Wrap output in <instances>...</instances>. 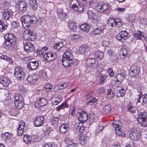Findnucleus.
Instances as JSON below:
<instances>
[{"instance_id":"nucleus-1","label":"nucleus","mask_w":147,"mask_h":147,"mask_svg":"<svg viewBox=\"0 0 147 147\" xmlns=\"http://www.w3.org/2000/svg\"><path fill=\"white\" fill-rule=\"evenodd\" d=\"M23 38L25 39L31 41H34L36 38V33L28 30H25L23 34Z\"/></svg>"},{"instance_id":"nucleus-2","label":"nucleus","mask_w":147,"mask_h":147,"mask_svg":"<svg viewBox=\"0 0 147 147\" xmlns=\"http://www.w3.org/2000/svg\"><path fill=\"white\" fill-rule=\"evenodd\" d=\"M14 104L16 108L20 109L24 104V100L22 96L20 95L16 94L14 96Z\"/></svg>"},{"instance_id":"nucleus-3","label":"nucleus","mask_w":147,"mask_h":147,"mask_svg":"<svg viewBox=\"0 0 147 147\" xmlns=\"http://www.w3.org/2000/svg\"><path fill=\"white\" fill-rule=\"evenodd\" d=\"M14 75L15 77L19 80L23 79L25 76V73L22 68L19 67L15 68Z\"/></svg>"},{"instance_id":"nucleus-4","label":"nucleus","mask_w":147,"mask_h":147,"mask_svg":"<svg viewBox=\"0 0 147 147\" xmlns=\"http://www.w3.org/2000/svg\"><path fill=\"white\" fill-rule=\"evenodd\" d=\"M138 120L143 127H147V113H140Z\"/></svg>"},{"instance_id":"nucleus-5","label":"nucleus","mask_w":147,"mask_h":147,"mask_svg":"<svg viewBox=\"0 0 147 147\" xmlns=\"http://www.w3.org/2000/svg\"><path fill=\"white\" fill-rule=\"evenodd\" d=\"M44 58L47 61L48 63L53 61L57 57L56 54L54 52L50 51L47 52L44 55Z\"/></svg>"},{"instance_id":"nucleus-6","label":"nucleus","mask_w":147,"mask_h":147,"mask_svg":"<svg viewBox=\"0 0 147 147\" xmlns=\"http://www.w3.org/2000/svg\"><path fill=\"white\" fill-rule=\"evenodd\" d=\"M23 27L25 29L28 28L31 24L30 17L29 16L22 17L21 19Z\"/></svg>"},{"instance_id":"nucleus-7","label":"nucleus","mask_w":147,"mask_h":147,"mask_svg":"<svg viewBox=\"0 0 147 147\" xmlns=\"http://www.w3.org/2000/svg\"><path fill=\"white\" fill-rule=\"evenodd\" d=\"M140 71V70L138 67L135 65H132L130 67L129 74L131 76L135 77L139 75Z\"/></svg>"},{"instance_id":"nucleus-8","label":"nucleus","mask_w":147,"mask_h":147,"mask_svg":"<svg viewBox=\"0 0 147 147\" xmlns=\"http://www.w3.org/2000/svg\"><path fill=\"white\" fill-rule=\"evenodd\" d=\"M48 100L46 98L44 97L41 98L35 103L34 106L36 108L39 109L41 107L46 105L48 103Z\"/></svg>"},{"instance_id":"nucleus-9","label":"nucleus","mask_w":147,"mask_h":147,"mask_svg":"<svg viewBox=\"0 0 147 147\" xmlns=\"http://www.w3.org/2000/svg\"><path fill=\"white\" fill-rule=\"evenodd\" d=\"M87 14L88 18L91 20H93L92 22H97L98 16L93 12L92 8H90L87 10Z\"/></svg>"},{"instance_id":"nucleus-10","label":"nucleus","mask_w":147,"mask_h":147,"mask_svg":"<svg viewBox=\"0 0 147 147\" xmlns=\"http://www.w3.org/2000/svg\"><path fill=\"white\" fill-rule=\"evenodd\" d=\"M128 35L127 32L125 31H122L119 34H117L116 39L119 40L123 42L127 38Z\"/></svg>"},{"instance_id":"nucleus-11","label":"nucleus","mask_w":147,"mask_h":147,"mask_svg":"<svg viewBox=\"0 0 147 147\" xmlns=\"http://www.w3.org/2000/svg\"><path fill=\"white\" fill-rule=\"evenodd\" d=\"M129 136L131 140L136 141L139 139L141 135L136 130L134 129L130 131Z\"/></svg>"},{"instance_id":"nucleus-12","label":"nucleus","mask_w":147,"mask_h":147,"mask_svg":"<svg viewBox=\"0 0 147 147\" xmlns=\"http://www.w3.org/2000/svg\"><path fill=\"white\" fill-rule=\"evenodd\" d=\"M107 4L102 3H98L96 6V9L100 12L102 13L107 10L109 8Z\"/></svg>"},{"instance_id":"nucleus-13","label":"nucleus","mask_w":147,"mask_h":147,"mask_svg":"<svg viewBox=\"0 0 147 147\" xmlns=\"http://www.w3.org/2000/svg\"><path fill=\"white\" fill-rule=\"evenodd\" d=\"M5 40H9L12 44H15L16 41V39L14 35L12 33L5 34L4 36Z\"/></svg>"},{"instance_id":"nucleus-14","label":"nucleus","mask_w":147,"mask_h":147,"mask_svg":"<svg viewBox=\"0 0 147 147\" xmlns=\"http://www.w3.org/2000/svg\"><path fill=\"white\" fill-rule=\"evenodd\" d=\"M77 115L79 116V120L82 123H85L88 119V115L85 111H81L80 112H78Z\"/></svg>"},{"instance_id":"nucleus-15","label":"nucleus","mask_w":147,"mask_h":147,"mask_svg":"<svg viewBox=\"0 0 147 147\" xmlns=\"http://www.w3.org/2000/svg\"><path fill=\"white\" fill-rule=\"evenodd\" d=\"M44 118L42 116H38L34 120V124L36 127H39L42 125L43 123Z\"/></svg>"},{"instance_id":"nucleus-16","label":"nucleus","mask_w":147,"mask_h":147,"mask_svg":"<svg viewBox=\"0 0 147 147\" xmlns=\"http://www.w3.org/2000/svg\"><path fill=\"white\" fill-rule=\"evenodd\" d=\"M39 66V63L37 61L30 62L27 65L28 69L30 70H34L37 69Z\"/></svg>"},{"instance_id":"nucleus-17","label":"nucleus","mask_w":147,"mask_h":147,"mask_svg":"<svg viewBox=\"0 0 147 147\" xmlns=\"http://www.w3.org/2000/svg\"><path fill=\"white\" fill-rule=\"evenodd\" d=\"M24 50L27 53H30L33 51L34 50L32 44L29 42L24 43Z\"/></svg>"},{"instance_id":"nucleus-18","label":"nucleus","mask_w":147,"mask_h":147,"mask_svg":"<svg viewBox=\"0 0 147 147\" xmlns=\"http://www.w3.org/2000/svg\"><path fill=\"white\" fill-rule=\"evenodd\" d=\"M12 13V11L10 9L8 8L4 10L3 12V18L5 20H8Z\"/></svg>"},{"instance_id":"nucleus-19","label":"nucleus","mask_w":147,"mask_h":147,"mask_svg":"<svg viewBox=\"0 0 147 147\" xmlns=\"http://www.w3.org/2000/svg\"><path fill=\"white\" fill-rule=\"evenodd\" d=\"M90 45H83L78 47V50L81 54H83L88 51L90 48Z\"/></svg>"},{"instance_id":"nucleus-20","label":"nucleus","mask_w":147,"mask_h":147,"mask_svg":"<svg viewBox=\"0 0 147 147\" xmlns=\"http://www.w3.org/2000/svg\"><path fill=\"white\" fill-rule=\"evenodd\" d=\"M69 129V126L67 123L62 124L59 127V131L62 134L66 133Z\"/></svg>"},{"instance_id":"nucleus-21","label":"nucleus","mask_w":147,"mask_h":147,"mask_svg":"<svg viewBox=\"0 0 147 147\" xmlns=\"http://www.w3.org/2000/svg\"><path fill=\"white\" fill-rule=\"evenodd\" d=\"M62 62L63 65L66 67H69L73 63L72 59H69L64 58H63Z\"/></svg>"},{"instance_id":"nucleus-22","label":"nucleus","mask_w":147,"mask_h":147,"mask_svg":"<svg viewBox=\"0 0 147 147\" xmlns=\"http://www.w3.org/2000/svg\"><path fill=\"white\" fill-rule=\"evenodd\" d=\"M64 45L61 42H59L55 43L53 46V49L54 51L55 50L56 51L55 52L57 51H58L61 49L63 47H64Z\"/></svg>"},{"instance_id":"nucleus-23","label":"nucleus","mask_w":147,"mask_h":147,"mask_svg":"<svg viewBox=\"0 0 147 147\" xmlns=\"http://www.w3.org/2000/svg\"><path fill=\"white\" fill-rule=\"evenodd\" d=\"M26 80L29 83H33L36 82L37 80L36 76L35 74L29 75Z\"/></svg>"},{"instance_id":"nucleus-24","label":"nucleus","mask_w":147,"mask_h":147,"mask_svg":"<svg viewBox=\"0 0 147 147\" xmlns=\"http://www.w3.org/2000/svg\"><path fill=\"white\" fill-rule=\"evenodd\" d=\"M18 6V8L20 11H25L26 9V4L24 1H20Z\"/></svg>"},{"instance_id":"nucleus-25","label":"nucleus","mask_w":147,"mask_h":147,"mask_svg":"<svg viewBox=\"0 0 147 147\" xmlns=\"http://www.w3.org/2000/svg\"><path fill=\"white\" fill-rule=\"evenodd\" d=\"M10 82V80L6 77H2L0 79V83L4 86H8Z\"/></svg>"},{"instance_id":"nucleus-26","label":"nucleus","mask_w":147,"mask_h":147,"mask_svg":"<svg viewBox=\"0 0 147 147\" xmlns=\"http://www.w3.org/2000/svg\"><path fill=\"white\" fill-rule=\"evenodd\" d=\"M115 78L116 79L115 81H116L117 82H119V83H121L124 79L125 77L124 76L123 74H119L115 75Z\"/></svg>"},{"instance_id":"nucleus-27","label":"nucleus","mask_w":147,"mask_h":147,"mask_svg":"<svg viewBox=\"0 0 147 147\" xmlns=\"http://www.w3.org/2000/svg\"><path fill=\"white\" fill-rule=\"evenodd\" d=\"M29 3L31 7L34 10L37 9L38 7V3L36 0H30Z\"/></svg>"},{"instance_id":"nucleus-28","label":"nucleus","mask_w":147,"mask_h":147,"mask_svg":"<svg viewBox=\"0 0 147 147\" xmlns=\"http://www.w3.org/2000/svg\"><path fill=\"white\" fill-rule=\"evenodd\" d=\"M104 53L102 52H101L99 50L96 51L94 54V57L100 60L102 59L104 56Z\"/></svg>"},{"instance_id":"nucleus-29","label":"nucleus","mask_w":147,"mask_h":147,"mask_svg":"<svg viewBox=\"0 0 147 147\" xmlns=\"http://www.w3.org/2000/svg\"><path fill=\"white\" fill-rule=\"evenodd\" d=\"M12 135L9 132H6L2 135L3 139L5 140L6 142H8L10 141Z\"/></svg>"},{"instance_id":"nucleus-30","label":"nucleus","mask_w":147,"mask_h":147,"mask_svg":"<svg viewBox=\"0 0 147 147\" xmlns=\"http://www.w3.org/2000/svg\"><path fill=\"white\" fill-rule=\"evenodd\" d=\"M67 147H77V144L70 139L67 140L66 142Z\"/></svg>"},{"instance_id":"nucleus-31","label":"nucleus","mask_w":147,"mask_h":147,"mask_svg":"<svg viewBox=\"0 0 147 147\" xmlns=\"http://www.w3.org/2000/svg\"><path fill=\"white\" fill-rule=\"evenodd\" d=\"M62 100V97L60 95H58L57 97L53 98L52 100V103L54 105H57Z\"/></svg>"},{"instance_id":"nucleus-32","label":"nucleus","mask_w":147,"mask_h":147,"mask_svg":"<svg viewBox=\"0 0 147 147\" xmlns=\"http://www.w3.org/2000/svg\"><path fill=\"white\" fill-rule=\"evenodd\" d=\"M102 29L100 27H98L95 28L92 32L90 33L92 36H94L96 35L100 34L102 32Z\"/></svg>"},{"instance_id":"nucleus-33","label":"nucleus","mask_w":147,"mask_h":147,"mask_svg":"<svg viewBox=\"0 0 147 147\" xmlns=\"http://www.w3.org/2000/svg\"><path fill=\"white\" fill-rule=\"evenodd\" d=\"M63 58L68 59H72L73 57L72 53L69 51H66L63 56Z\"/></svg>"},{"instance_id":"nucleus-34","label":"nucleus","mask_w":147,"mask_h":147,"mask_svg":"<svg viewBox=\"0 0 147 147\" xmlns=\"http://www.w3.org/2000/svg\"><path fill=\"white\" fill-rule=\"evenodd\" d=\"M80 28L84 31L87 32L90 30V26L89 24H85L81 25L80 26Z\"/></svg>"},{"instance_id":"nucleus-35","label":"nucleus","mask_w":147,"mask_h":147,"mask_svg":"<svg viewBox=\"0 0 147 147\" xmlns=\"http://www.w3.org/2000/svg\"><path fill=\"white\" fill-rule=\"evenodd\" d=\"M117 88H118L117 89V95L120 96H123L124 95L125 93V91L123 88L120 90L119 88L120 87L119 86H117Z\"/></svg>"},{"instance_id":"nucleus-36","label":"nucleus","mask_w":147,"mask_h":147,"mask_svg":"<svg viewBox=\"0 0 147 147\" xmlns=\"http://www.w3.org/2000/svg\"><path fill=\"white\" fill-rule=\"evenodd\" d=\"M14 44H12L10 43L9 40H5V41L3 43L2 46L3 47L6 49H8L11 47L12 45Z\"/></svg>"},{"instance_id":"nucleus-37","label":"nucleus","mask_w":147,"mask_h":147,"mask_svg":"<svg viewBox=\"0 0 147 147\" xmlns=\"http://www.w3.org/2000/svg\"><path fill=\"white\" fill-rule=\"evenodd\" d=\"M32 138L28 135H24V140L27 144H30L31 143Z\"/></svg>"},{"instance_id":"nucleus-38","label":"nucleus","mask_w":147,"mask_h":147,"mask_svg":"<svg viewBox=\"0 0 147 147\" xmlns=\"http://www.w3.org/2000/svg\"><path fill=\"white\" fill-rule=\"evenodd\" d=\"M53 86L49 83H46L44 87L43 88V90L46 92L50 91L52 88Z\"/></svg>"},{"instance_id":"nucleus-39","label":"nucleus","mask_w":147,"mask_h":147,"mask_svg":"<svg viewBox=\"0 0 147 147\" xmlns=\"http://www.w3.org/2000/svg\"><path fill=\"white\" fill-rule=\"evenodd\" d=\"M121 122L119 120H116L113 122V126L115 129L118 128H121Z\"/></svg>"},{"instance_id":"nucleus-40","label":"nucleus","mask_w":147,"mask_h":147,"mask_svg":"<svg viewBox=\"0 0 147 147\" xmlns=\"http://www.w3.org/2000/svg\"><path fill=\"white\" fill-rule=\"evenodd\" d=\"M79 4V3L77 0H72L70 2L71 8L74 10L78 6Z\"/></svg>"},{"instance_id":"nucleus-41","label":"nucleus","mask_w":147,"mask_h":147,"mask_svg":"<svg viewBox=\"0 0 147 147\" xmlns=\"http://www.w3.org/2000/svg\"><path fill=\"white\" fill-rule=\"evenodd\" d=\"M116 21L114 19L110 18L108 20V24L109 26L114 27L116 26Z\"/></svg>"},{"instance_id":"nucleus-42","label":"nucleus","mask_w":147,"mask_h":147,"mask_svg":"<svg viewBox=\"0 0 147 147\" xmlns=\"http://www.w3.org/2000/svg\"><path fill=\"white\" fill-rule=\"evenodd\" d=\"M109 59L112 62L116 63L118 61V59L117 56L115 54L109 57Z\"/></svg>"},{"instance_id":"nucleus-43","label":"nucleus","mask_w":147,"mask_h":147,"mask_svg":"<svg viewBox=\"0 0 147 147\" xmlns=\"http://www.w3.org/2000/svg\"><path fill=\"white\" fill-rule=\"evenodd\" d=\"M121 128L119 129L118 128L115 129L116 133L119 136H120L122 137H124L125 134L124 133L122 132L121 130Z\"/></svg>"},{"instance_id":"nucleus-44","label":"nucleus","mask_w":147,"mask_h":147,"mask_svg":"<svg viewBox=\"0 0 147 147\" xmlns=\"http://www.w3.org/2000/svg\"><path fill=\"white\" fill-rule=\"evenodd\" d=\"M111 109L110 105H106L103 108V111L105 113H108L110 112Z\"/></svg>"},{"instance_id":"nucleus-45","label":"nucleus","mask_w":147,"mask_h":147,"mask_svg":"<svg viewBox=\"0 0 147 147\" xmlns=\"http://www.w3.org/2000/svg\"><path fill=\"white\" fill-rule=\"evenodd\" d=\"M93 0H83L82 3L86 6L90 7L92 3Z\"/></svg>"},{"instance_id":"nucleus-46","label":"nucleus","mask_w":147,"mask_h":147,"mask_svg":"<svg viewBox=\"0 0 147 147\" xmlns=\"http://www.w3.org/2000/svg\"><path fill=\"white\" fill-rule=\"evenodd\" d=\"M57 13L58 15L60 17H65L66 15V13H64L63 10L61 9H58Z\"/></svg>"},{"instance_id":"nucleus-47","label":"nucleus","mask_w":147,"mask_h":147,"mask_svg":"<svg viewBox=\"0 0 147 147\" xmlns=\"http://www.w3.org/2000/svg\"><path fill=\"white\" fill-rule=\"evenodd\" d=\"M38 76L43 79H45L47 77V73L43 71H40L38 74Z\"/></svg>"},{"instance_id":"nucleus-48","label":"nucleus","mask_w":147,"mask_h":147,"mask_svg":"<svg viewBox=\"0 0 147 147\" xmlns=\"http://www.w3.org/2000/svg\"><path fill=\"white\" fill-rule=\"evenodd\" d=\"M113 96V93L112 90L109 89L108 90L107 92V97L109 99H111Z\"/></svg>"},{"instance_id":"nucleus-49","label":"nucleus","mask_w":147,"mask_h":147,"mask_svg":"<svg viewBox=\"0 0 147 147\" xmlns=\"http://www.w3.org/2000/svg\"><path fill=\"white\" fill-rule=\"evenodd\" d=\"M68 25L69 28L72 30V31H74L76 30V26L73 22H70L68 23Z\"/></svg>"},{"instance_id":"nucleus-50","label":"nucleus","mask_w":147,"mask_h":147,"mask_svg":"<svg viewBox=\"0 0 147 147\" xmlns=\"http://www.w3.org/2000/svg\"><path fill=\"white\" fill-rule=\"evenodd\" d=\"M18 92L19 93L22 94L26 93V90L24 88V86L22 85H21L19 86Z\"/></svg>"},{"instance_id":"nucleus-51","label":"nucleus","mask_w":147,"mask_h":147,"mask_svg":"<svg viewBox=\"0 0 147 147\" xmlns=\"http://www.w3.org/2000/svg\"><path fill=\"white\" fill-rule=\"evenodd\" d=\"M135 37H136L138 39H140L142 37H143L144 35L141 31H137V33L135 34Z\"/></svg>"},{"instance_id":"nucleus-52","label":"nucleus","mask_w":147,"mask_h":147,"mask_svg":"<svg viewBox=\"0 0 147 147\" xmlns=\"http://www.w3.org/2000/svg\"><path fill=\"white\" fill-rule=\"evenodd\" d=\"M59 118L58 117H54L52 121V123L53 126H56L58 123Z\"/></svg>"},{"instance_id":"nucleus-53","label":"nucleus","mask_w":147,"mask_h":147,"mask_svg":"<svg viewBox=\"0 0 147 147\" xmlns=\"http://www.w3.org/2000/svg\"><path fill=\"white\" fill-rule=\"evenodd\" d=\"M7 26L4 23H3L1 21H0V31H3L7 28Z\"/></svg>"},{"instance_id":"nucleus-54","label":"nucleus","mask_w":147,"mask_h":147,"mask_svg":"<svg viewBox=\"0 0 147 147\" xmlns=\"http://www.w3.org/2000/svg\"><path fill=\"white\" fill-rule=\"evenodd\" d=\"M25 125V123L23 121H21L20 122V124L19 125L18 128V130H22L23 131Z\"/></svg>"},{"instance_id":"nucleus-55","label":"nucleus","mask_w":147,"mask_h":147,"mask_svg":"<svg viewBox=\"0 0 147 147\" xmlns=\"http://www.w3.org/2000/svg\"><path fill=\"white\" fill-rule=\"evenodd\" d=\"M67 104L65 103H63L60 106L57 108L56 109L59 111L60 110L66 108L67 106Z\"/></svg>"},{"instance_id":"nucleus-56","label":"nucleus","mask_w":147,"mask_h":147,"mask_svg":"<svg viewBox=\"0 0 147 147\" xmlns=\"http://www.w3.org/2000/svg\"><path fill=\"white\" fill-rule=\"evenodd\" d=\"M146 103H147V94L143 95L142 105H144Z\"/></svg>"},{"instance_id":"nucleus-57","label":"nucleus","mask_w":147,"mask_h":147,"mask_svg":"<svg viewBox=\"0 0 147 147\" xmlns=\"http://www.w3.org/2000/svg\"><path fill=\"white\" fill-rule=\"evenodd\" d=\"M58 87L59 89L61 90L66 88L67 87V85L65 83L59 84L58 85Z\"/></svg>"},{"instance_id":"nucleus-58","label":"nucleus","mask_w":147,"mask_h":147,"mask_svg":"<svg viewBox=\"0 0 147 147\" xmlns=\"http://www.w3.org/2000/svg\"><path fill=\"white\" fill-rule=\"evenodd\" d=\"M127 108L129 111L133 113L135 112V110L134 109V108L133 107L132 105L130 104H129L127 106Z\"/></svg>"},{"instance_id":"nucleus-59","label":"nucleus","mask_w":147,"mask_h":147,"mask_svg":"<svg viewBox=\"0 0 147 147\" xmlns=\"http://www.w3.org/2000/svg\"><path fill=\"white\" fill-rule=\"evenodd\" d=\"M44 147H57L54 143H46L45 144Z\"/></svg>"},{"instance_id":"nucleus-60","label":"nucleus","mask_w":147,"mask_h":147,"mask_svg":"<svg viewBox=\"0 0 147 147\" xmlns=\"http://www.w3.org/2000/svg\"><path fill=\"white\" fill-rule=\"evenodd\" d=\"M99 76L100 78L99 81L100 83V84H102L104 82L105 80L104 76H103L101 74H99Z\"/></svg>"},{"instance_id":"nucleus-61","label":"nucleus","mask_w":147,"mask_h":147,"mask_svg":"<svg viewBox=\"0 0 147 147\" xmlns=\"http://www.w3.org/2000/svg\"><path fill=\"white\" fill-rule=\"evenodd\" d=\"M83 9V7L82 6H81L79 4L78 6L76 7L74 10L76 11H82Z\"/></svg>"},{"instance_id":"nucleus-62","label":"nucleus","mask_w":147,"mask_h":147,"mask_svg":"<svg viewBox=\"0 0 147 147\" xmlns=\"http://www.w3.org/2000/svg\"><path fill=\"white\" fill-rule=\"evenodd\" d=\"M107 71L110 76L112 77L114 76V73L112 68H110Z\"/></svg>"},{"instance_id":"nucleus-63","label":"nucleus","mask_w":147,"mask_h":147,"mask_svg":"<svg viewBox=\"0 0 147 147\" xmlns=\"http://www.w3.org/2000/svg\"><path fill=\"white\" fill-rule=\"evenodd\" d=\"M30 19L31 24L32 23L36 24L37 21V19L35 16H33L32 17H30Z\"/></svg>"},{"instance_id":"nucleus-64","label":"nucleus","mask_w":147,"mask_h":147,"mask_svg":"<svg viewBox=\"0 0 147 147\" xmlns=\"http://www.w3.org/2000/svg\"><path fill=\"white\" fill-rule=\"evenodd\" d=\"M97 101V99L96 98H94L92 99L90 101H89L88 102V104L91 105H92V104H94V102H96Z\"/></svg>"}]
</instances>
